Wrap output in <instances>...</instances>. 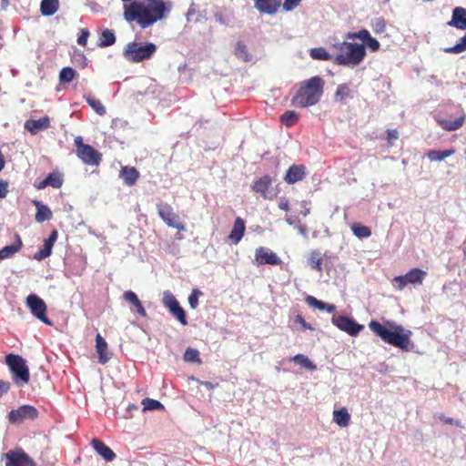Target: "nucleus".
Segmentation results:
<instances>
[{
  "label": "nucleus",
  "mask_w": 466,
  "mask_h": 466,
  "mask_svg": "<svg viewBox=\"0 0 466 466\" xmlns=\"http://www.w3.org/2000/svg\"><path fill=\"white\" fill-rule=\"evenodd\" d=\"M170 10L164 0H137L124 6V17L136 22L141 28H147L162 20Z\"/></svg>",
  "instance_id": "f257e3e1"
},
{
  "label": "nucleus",
  "mask_w": 466,
  "mask_h": 466,
  "mask_svg": "<svg viewBox=\"0 0 466 466\" xmlns=\"http://www.w3.org/2000/svg\"><path fill=\"white\" fill-rule=\"evenodd\" d=\"M324 86V79L318 76L301 82L291 105L302 108L316 105L323 95Z\"/></svg>",
  "instance_id": "f03ea898"
},
{
  "label": "nucleus",
  "mask_w": 466,
  "mask_h": 466,
  "mask_svg": "<svg viewBox=\"0 0 466 466\" xmlns=\"http://www.w3.org/2000/svg\"><path fill=\"white\" fill-rule=\"evenodd\" d=\"M392 330L388 329L385 326L377 320H371L369 323L370 330L380 337L384 342L389 343L394 347L408 350L410 342V336L411 332L404 329L401 325L394 323H388Z\"/></svg>",
  "instance_id": "7ed1b4c3"
},
{
  "label": "nucleus",
  "mask_w": 466,
  "mask_h": 466,
  "mask_svg": "<svg viewBox=\"0 0 466 466\" xmlns=\"http://www.w3.org/2000/svg\"><path fill=\"white\" fill-rule=\"evenodd\" d=\"M336 47L339 53L333 57V63L338 66L354 67L366 56V49L362 44L344 41Z\"/></svg>",
  "instance_id": "20e7f679"
},
{
  "label": "nucleus",
  "mask_w": 466,
  "mask_h": 466,
  "mask_svg": "<svg viewBox=\"0 0 466 466\" xmlns=\"http://www.w3.org/2000/svg\"><path fill=\"white\" fill-rule=\"evenodd\" d=\"M5 362L12 373L13 381L18 387L29 382L30 373L25 359L20 355L9 353L5 356Z\"/></svg>",
  "instance_id": "39448f33"
},
{
  "label": "nucleus",
  "mask_w": 466,
  "mask_h": 466,
  "mask_svg": "<svg viewBox=\"0 0 466 466\" xmlns=\"http://www.w3.org/2000/svg\"><path fill=\"white\" fill-rule=\"evenodd\" d=\"M157 51L153 43L141 45L137 42L128 43L124 49V56L130 62L138 63L150 58Z\"/></svg>",
  "instance_id": "423d86ee"
},
{
  "label": "nucleus",
  "mask_w": 466,
  "mask_h": 466,
  "mask_svg": "<svg viewBox=\"0 0 466 466\" xmlns=\"http://www.w3.org/2000/svg\"><path fill=\"white\" fill-rule=\"evenodd\" d=\"M75 145L76 147L77 157L85 164L97 166L100 163L102 155L90 145L84 144L81 137L75 138Z\"/></svg>",
  "instance_id": "0eeeda50"
},
{
  "label": "nucleus",
  "mask_w": 466,
  "mask_h": 466,
  "mask_svg": "<svg viewBox=\"0 0 466 466\" xmlns=\"http://www.w3.org/2000/svg\"><path fill=\"white\" fill-rule=\"evenodd\" d=\"M157 214L160 218L170 228H176L180 231H184L185 226L180 221V218L177 213L174 211L171 205L160 201L157 204Z\"/></svg>",
  "instance_id": "6e6552de"
},
{
  "label": "nucleus",
  "mask_w": 466,
  "mask_h": 466,
  "mask_svg": "<svg viewBox=\"0 0 466 466\" xmlns=\"http://www.w3.org/2000/svg\"><path fill=\"white\" fill-rule=\"evenodd\" d=\"M26 306L36 319L46 325H52V321L46 316V304L41 298L35 294H30L26 298Z\"/></svg>",
  "instance_id": "1a4fd4ad"
},
{
  "label": "nucleus",
  "mask_w": 466,
  "mask_h": 466,
  "mask_svg": "<svg viewBox=\"0 0 466 466\" xmlns=\"http://www.w3.org/2000/svg\"><path fill=\"white\" fill-rule=\"evenodd\" d=\"M38 410L31 405H23L8 413V420L12 424L22 423L25 420H35Z\"/></svg>",
  "instance_id": "9d476101"
},
{
  "label": "nucleus",
  "mask_w": 466,
  "mask_h": 466,
  "mask_svg": "<svg viewBox=\"0 0 466 466\" xmlns=\"http://www.w3.org/2000/svg\"><path fill=\"white\" fill-rule=\"evenodd\" d=\"M331 321L338 329L350 336H357L364 328L363 325L346 316H333Z\"/></svg>",
  "instance_id": "9b49d317"
},
{
  "label": "nucleus",
  "mask_w": 466,
  "mask_h": 466,
  "mask_svg": "<svg viewBox=\"0 0 466 466\" xmlns=\"http://www.w3.org/2000/svg\"><path fill=\"white\" fill-rule=\"evenodd\" d=\"M5 466H35V461L22 449L5 453Z\"/></svg>",
  "instance_id": "f8f14e48"
},
{
  "label": "nucleus",
  "mask_w": 466,
  "mask_h": 466,
  "mask_svg": "<svg viewBox=\"0 0 466 466\" xmlns=\"http://www.w3.org/2000/svg\"><path fill=\"white\" fill-rule=\"evenodd\" d=\"M255 259L258 265L279 266L282 262L275 252L264 247H259L256 249Z\"/></svg>",
  "instance_id": "ddd939ff"
},
{
  "label": "nucleus",
  "mask_w": 466,
  "mask_h": 466,
  "mask_svg": "<svg viewBox=\"0 0 466 466\" xmlns=\"http://www.w3.org/2000/svg\"><path fill=\"white\" fill-rule=\"evenodd\" d=\"M64 178L63 175L59 171H53L48 174V176L40 181L37 184H35V187L38 189H44L47 187H51L53 188H60L63 185Z\"/></svg>",
  "instance_id": "4468645a"
},
{
  "label": "nucleus",
  "mask_w": 466,
  "mask_h": 466,
  "mask_svg": "<svg viewBox=\"0 0 466 466\" xmlns=\"http://www.w3.org/2000/svg\"><path fill=\"white\" fill-rule=\"evenodd\" d=\"M281 0H254L255 8L262 14L274 15L279 10Z\"/></svg>",
  "instance_id": "2eb2a0df"
},
{
  "label": "nucleus",
  "mask_w": 466,
  "mask_h": 466,
  "mask_svg": "<svg viewBox=\"0 0 466 466\" xmlns=\"http://www.w3.org/2000/svg\"><path fill=\"white\" fill-rule=\"evenodd\" d=\"M306 176V167L303 165H292L287 171L284 180L288 184L301 181Z\"/></svg>",
  "instance_id": "dca6fc26"
},
{
  "label": "nucleus",
  "mask_w": 466,
  "mask_h": 466,
  "mask_svg": "<svg viewBox=\"0 0 466 466\" xmlns=\"http://www.w3.org/2000/svg\"><path fill=\"white\" fill-rule=\"evenodd\" d=\"M50 127V118L46 116L39 119H29L25 123V128L31 134L35 135L41 130L47 129Z\"/></svg>",
  "instance_id": "f3484780"
},
{
  "label": "nucleus",
  "mask_w": 466,
  "mask_h": 466,
  "mask_svg": "<svg viewBox=\"0 0 466 466\" xmlns=\"http://www.w3.org/2000/svg\"><path fill=\"white\" fill-rule=\"evenodd\" d=\"M448 25L453 26L457 29H466V8L455 7L452 11L451 21L448 22Z\"/></svg>",
  "instance_id": "a211bd4d"
},
{
  "label": "nucleus",
  "mask_w": 466,
  "mask_h": 466,
  "mask_svg": "<svg viewBox=\"0 0 466 466\" xmlns=\"http://www.w3.org/2000/svg\"><path fill=\"white\" fill-rule=\"evenodd\" d=\"M272 184L270 176L265 175L256 179L251 185V190L259 194L263 198H268L267 191Z\"/></svg>",
  "instance_id": "6ab92c4d"
},
{
  "label": "nucleus",
  "mask_w": 466,
  "mask_h": 466,
  "mask_svg": "<svg viewBox=\"0 0 466 466\" xmlns=\"http://www.w3.org/2000/svg\"><path fill=\"white\" fill-rule=\"evenodd\" d=\"M93 449L106 461H112L116 458V453L106 446L102 441L93 439L91 441Z\"/></svg>",
  "instance_id": "aec40b11"
},
{
  "label": "nucleus",
  "mask_w": 466,
  "mask_h": 466,
  "mask_svg": "<svg viewBox=\"0 0 466 466\" xmlns=\"http://www.w3.org/2000/svg\"><path fill=\"white\" fill-rule=\"evenodd\" d=\"M119 176L127 186L131 187L137 181L139 172L134 167L125 166L121 167Z\"/></svg>",
  "instance_id": "412c9836"
},
{
  "label": "nucleus",
  "mask_w": 466,
  "mask_h": 466,
  "mask_svg": "<svg viewBox=\"0 0 466 466\" xmlns=\"http://www.w3.org/2000/svg\"><path fill=\"white\" fill-rule=\"evenodd\" d=\"M245 221L241 218H237L233 228L228 235V238L234 243L238 244L245 233Z\"/></svg>",
  "instance_id": "4be33fe9"
},
{
  "label": "nucleus",
  "mask_w": 466,
  "mask_h": 466,
  "mask_svg": "<svg viewBox=\"0 0 466 466\" xmlns=\"http://www.w3.org/2000/svg\"><path fill=\"white\" fill-rule=\"evenodd\" d=\"M96 350L98 354V362L106 364L110 360L107 354V343L99 333L96 336Z\"/></svg>",
  "instance_id": "5701e85b"
},
{
  "label": "nucleus",
  "mask_w": 466,
  "mask_h": 466,
  "mask_svg": "<svg viewBox=\"0 0 466 466\" xmlns=\"http://www.w3.org/2000/svg\"><path fill=\"white\" fill-rule=\"evenodd\" d=\"M465 121V116L462 114L459 117H457L455 120H450V119H443L440 118L437 119L438 124L442 127V129L446 131H455L461 127Z\"/></svg>",
  "instance_id": "b1692460"
},
{
  "label": "nucleus",
  "mask_w": 466,
  "mask_h": 466,
  "mask_svg": "<svg viewBox=\"0 0 466 466\" xmlns=\"http://www.w3.org/2000/svg\"><path fill=\"white\" fill-rule=\"evenodd\" d=\"M15 242L0 249V260L13 257L22 248V240L19 235L15 236Z\"/></svg>",
  "instance_id": "393cba45"
},
{
  "label": "nucleus",
  "mask_w": 466,
  "mask_h": 466,
  "mask_svg": "<svg viewBox=\"0 0 466 466\" xmlns=\"http://www.w3.org/2000/svg\"><path fill=\"white\" fill-rule=\"evenodd\" d=\"M33 204L36 207V214H35V220L39 223H42L46 220H50L52 218V211L51 209L42 204L40 201L34 200Z\"/></svg>",
  "instance_id": "a878e982"
},
{
  "label": "nucleus",
  "mask_w": 466,
  "mask_h": 466,
  "mask_svg": "<svg viewBox=\"0 0 466 466\" xmlns=\"http://www.w3.org/2000/svg\"><path fill=\"white\" fill-rule=\"evenodd\" d=\"M123 298L126 301L131 303L136 308L137 312L142 316H147V311L145 308L143 307L142 303L138 299L137 294L133 292L132 290L125 291L123 294Z\"/></svg>",
  "instance_id": "bb28decb"
},
{
  "label": "nucleus",
  "mask_w": 466,
  "mask_h": 466,
  "mask_svg": "<svg viewBox=\"0 0 466 466\" xmlns=\"http://www.w3.org/2000/svg\"><path fill=\"white\" fill-rule=\"evenodd\" d=\"M305 300L309 307L318 309L319 310H326L329 313H332L336 309L335 305L327 304L321 300L317 299L315 297L310 296V295L307 296Z\"/></svg>",
  "instance_id": "cd10ccee"
},
{
  "label": "nucleus",
  "mask_w": 466,
  "mask_h": 466,
  "mask_svg": "<svg viewBox=\"0 0 466 466\" xmlns=\"http://www.w3.org/2000/svg\"><path fill=\"white\" fill-rule=\"evenodd\" d=\"M426 276L427 272L418 268H411L405 274L409 284H421Z\"/></svg>",
  "instance_id": "c85d7f7f"
},
{
  "label": "nucleus",
  "mask_w": 466,
  "mask_h": 466,
  "mask_svg": "<svg viewBox=\"0 0 466 466\" xmlns=\"http://www.w3.org/2000/svg\"><path fill=\"white\" fill-rule=\"evenodd\" d=\"M333 420L339 427H347L350 421V415L346 408H341L333 411Z\"/></svg>",
  "instance_id": "c756f323"
},
{
  "label": "nucleus",
  "mask_w": 466,
  "mask_h": 466,
  "mask_svg": "<svg viewBox=\"0 0 466 466\" xmlns=\"http://www.w3.org/2000/svg\"><path fill=\"white\" fill-rule=\"evenodd\" d=\"M59 8L58 0H42L40 5V10L43 15L50 16L53 15Z\"/></svg>",
  "instance_id": "7c9ffc66"
},
{
  "label": "nucleus",
  "mask_w": 466,
  "mask_h": 466,
  "mask_svg": "<svg viewBox=\"0 0 466 466\" xmlns=\"http://www.w3.org/2000/svg\"><path fill=\"white\" fill-rule=\"evenodd\" d=\"M116 43V35L113 30L106 28L104 29L99 36L98 46L106 47Z\"/></svg>",
  "instance_id": "2f4dec72"
},
{
  "label": "nucleus",
  "mask_w": 466,
  "mask_h": 466,
  "mask_svg": "<svg viewBox=\"0 0 466 466\" xmlns=\"http://www.w3.org/2000/svg\"><path fill=\"white\" fill-rule=\"evenodd\" d=\"M322 255L318 250H313L309 254V263L312 269L317 270L318 272H322Z\"/></svg>",
  "instance_id": "473e14b6"
},
{
  "label": "nucleus",
  "mask_w": 466,
  "mask_h": 466,
  "mask_svg": "<svg viewBox=\"0 0 466 466\" xmlns=\"http://www.w3.org/2000/svg\"><path fill=\"white\" fill-rule=\"evenodd\" d=\"M455 153L454 149L448 150H431L427 153V157L431 161H441L446 157L452 156Z\"/></svg>",
  "instance_id": "72a5a7b5"
},
{
  "label": "nucleus",
  "mask_w": 466,
  "mask_h": 466,
  "mask_svg": "<svg viewBox=\"0 0 466 466\" xmlns=\"http://www.w3.org/2000/svg\"><path fill=\"white\" fill-rule=\"evenodd\" d=\"M350 96V84L344 83L338 86L334 94V99L337 102H343L346 98Z\"/></svg>",
  "instance_id": "f704fd0d"
},
{
  "label": "nucleus",
  "mask_w": 466,
  "mask_h": 466,
  "mask_svg": "<svg viewBox=\"0 0 466 466\" xmlns=\"http://www.w3.org/2000/svg\"><path fill=\"white\" fill-rule=\"evenodd\" d=\"M299 121V115L294 110H288L280 116V122L286 127L294 126Z\"/></svg>",
  "instance_id": "c9c22d12"
},
{
  "label": "nucleus",
  "mask_w": 466,
  "mask_h": 466,
  "mask_svg": "<svg viewBox=\"0 0 466 466\" xmlns=\"http://www.w3.org/2000/svg\"><path fill=\"white\" fill-rule=\"evenodd\" d=\"M353 234L359 238H369L371 236V230L369 227L363 226L360 223H354L351 226Z\"/></svg>",
  "instance_id": "e433bc0d"
},
{
  "label": "nucleus",
  "mask_w": 466,
  "mask_h": 466,
  "mask_svg": "<svg viewBox=\"0 0 466 466\" xmlns=\"http://www.w3.org/2000/svg\"><path fill=\"white\" fill-rule=\"evenodd\" d=\"M76 76L77 73L74 68L66 66L62 68V70L60 71L59 81L61 83H70L76 78Z\"/></svg>",
  "instance_id": "4c0bfd02"
},
{
  "label": "nucleus",
  "mask_w": 466,
  "mask_h": 466,
  "mask_svg": "<svg viewBox=\"0 0 466 466\" xmlns=\"http://www.w3.org/2000/svg\"><path fill=\"white\" fill-rule=\"evenodd\" d=\"M53 246L54 245L52 243L45 239L43 248H41L36 253H35L34 258L36 260H43L46 258L51 255Z\"/></svg>",
  "instance_id": "58836bf2"
},
{
  "label": "nucleus",
  "mask_w": 466,
  "mask_h": 466,
  "mask_svg": "<svg viewBox=\"0 0 466 466\" xmlns=\"http://www.w3.org/2000/svg\"><path fill=\"white\" fill-rule=\"evenodd\" d=\"M172 316L177 319L182 325H187V315L184 309L177 303L169 309Z\"/></svg>",
  "instance_id": "ea45409f"
},
{
  "label": "nucleus",
  "mask_w": 466,
  "mask_h": 466,
  "mask_svg": "<svg viewBox=\"0 0 466 466\" xmlns=\"http://www.w3.org/2000/svg\"><path fill=\"white\" fill-rule=\"evenodd\" d=\"M291 360L309 370H316V365L313 364L312 361H310V360L303 354H297L291 359Z\"/></svg>",
  "instance_id": "a19ab883"
},
{
  "label": "nucleus",
  "mask_w": 466,
  "mask_h": 466,
  "mask_svg": "<svg viewBox=\"0 0 466 466\" xmlns=\"http://www.w3.org/2000/svg\"><path fill=\"white\" fill-rule=\"evenodd\" d=\"M86 101L99 116H104L106 114V107L103 106L99 99L92 96H87L86 97Z\"/></svg>",
  "instance_id": "79ce46f5"
},
{
  "label": "nucleus",
  "mask_w": 466,
  "mask_h": 466,
  "mask_svg": "<svg viewBox=\"0 0 466 466\" xmlns=\"http://www.w3.org/2000/svg\"><path fill=\"white\" fill-rule=\"evenodd\" d=\"M309 55L313 59L328 61L333 57L323 47L312 48Z\"/></svg>",
  "instance_id": "37998d69"
},
{
  "label": "nucleus",
  "mask_w": 466,
  "mask_h": 466,
  "mask_svg": "<svg viewBox=\"0 0 466 466\" xmlns=\"http://www.w3.org/2000/svg\"><path fill=\"white\" fill-rule=\"evenodd\" d=\"M464 51H466V35L455 46L444 48L447 54H461Z\"/></svg>",
  "instance_id": "c03bdc74"
},
{
  "label": "nucleus",
  "mask_w": 466,
  "mask_h": 466,
  "mask_svg": "<svg viewBox=\"0 0 466 466\" xmlns=\"http://www.w3.org/2000/svg\"><path fill=\"white\" fill-rule=\"evenodd\" d=\"M235 55L239 59H242L243 61H249L250 60V55L248 52V48L246 45L243 42H238L235 48Z\"/></svg>",
  "instance_id": "a18cd8bd"
},
{
  "label": "nucleus",
  "mask_w": 466,
  "mask_h": 466,
  "mask_svg": "<svg viewBox=\"0 0 466 466\" xmlns=\"http://www.w3.org/2000/svg\"><path fill=\"white\" fill-rule=\"evenodd\" d=\"M142 404L144 406V410H156L164 409L163 404L156 400L146 398L142 400Z\"/></svg>",
  "instance_id": "49530a36"
},
{
  "label": "nucleus",
  "mask_w": 466,
  "mask_h": 466,
  "mask_svg": "<svg viewBox=\"0 0 466 466\" xmlns=\"http://www.w3.org/2000/svg\"><path fill=\"white\" fill-rule=\"evenodd\" d=\"M370 34L367 29H361L359 32L355 33H348L346 35L347 39H360L364 43L367 42V40L370 38Z\"/></svg>",
  "instance_id": "de8ad7c7"
},
{
  "label": "nucleus",
  "mask_w": 466,
  "mask_h": 466,
  "mask_svg": "<svg viewBox=\"0 0 466 466\" xmlns=\"http://www.w3.org/2000/svg\"><path fill=\"white\" fill-rule=\"evenodd\" d=\"M184 360L189 362H200L198 350L187 348L184 353Z\"/></svg>",
  "instance_id": "09e8293b"
},
{
  "label": "nucleus",
  "mask_w": 466,
  "mask_h": 466,
  "mask_svg": "<svg viewBox=\"0 0 466 466\" xmlns=\"http://www.w3.org/2000/svg\"><path fill=\"white\" fill-rule=\"evenodd\" d=\"M178 303L175 296L170 291H165L163 295V304L168 310Z\"/></svg>",
  "instance_id": "8fccbe9b"
},
{
  "label": "nucleus",
  "mask_w": 466,
  "mask_h": 466,
  "mask_svg": "<svg viewBox=\"0 0 466 466\" xmlns=\"http://www.w3.org/2000/svg\"><path fill=\"white\" fill-rule=\"evenodd\" d=\"M372 28L376 34L383 33L386 29L385 20L381 17L376 18L372 24Z\"/></svg>",
  "instance_id": "3c124183"
},
{
  "label": "nucleus",
  "mask_w": 466,
  "mask_h": 466,
  "mask_svg": "<svg viewBox=\"0 0 466 466\" xmlns=\"http://www.w3.org/2000/svg\"><path fill=\"white\" fill-rule=\"evenodd\" d=\"M203 293L198 289H193L192 293L188 297V303L192 309H196L198 305V297L202 296Z\"/></svg>",
  "instance_id": "603ef678"
},
{
  "label": "nucleus",
  "mask_w": 466,
  "mask_h": 466,
  "mask_svg": "<svg viewBox=\"0 0 466 466\" xmlns=\"http://www.w3.org/2000/svg\"><path fill=\"white\" fill-rule=\"evenodd\" d=\"M89 31L87 29H81L80 34L77 37V44L86 46L87 43V39L89 37Z\"/></svg>",
  "instance_id": "864d4df0"
},
{
  "label": "nucleus",
  "mask_w": 466,
  "mask_h": 466,
  "mask_svg": "<svg viewBox=\"0 0 466 466\" xmlns=\"http://www.w3.org/2000/svg\"><path fill=\"white\" fill-rule=\"evenodd\" d=\"M393 282L397 285L399 289H403L408 284V279L405 278V275L397 276L393 279Z\"/></svg>",
  "instance_id": "5fc2aeb1"
},
{
  "label": "nucleus",
  "mask_w": 466,
  "mask_h": 466,
  "mask_svg": "<svg viewBox=\"0 0 466 466\" xmlns=\"http://www.w3.org/2000/svg\"><path fill=\"white\" fill-rule=\"evenodd\" d=\"M301 0H285L282 4L285 11H291L295 9L300 3Z\"/></svg>",
  "instance_id": "6e6d98bb"
},
{
  "label": "nucleus",
  "mask_w": 466,
  "mask_h": 466,
  "mask_svg": "<svg viewBox=\"0 0 466 466\" xmlns=\"http://www.w3.org/2000/svg\"><path fill=\"white\" fill-rule=\"evenodd\" d=\"M367 45V46L372 51V52H376L379 50L380 48V43L377 39H375L374 37H372L371 35L370 36V38L367 40V42L365 43Z\"/></svg>",
  "instance_id": "4d7b16f0"
},
{
  "label": "nucleus",
  "mask_w": 466,
  "mask_h": 466,
  "mask_svg": "<svg viewBox=\"0 0 466 466\" xmlns=\"http://www.w3.org/2000/svg\"><path fill=\"white\" fill-rule=\"evenodd\" d=\"M399 137V132L397 129L387 130V140L390 145H392L395 140Z\"/></svg>",
  "instance_id": "13d9d810"
},
{
  "label": "nucleus",
  "mask_w": 466,
  "mask_h": 466,
  "mask_svg": "<svg viewBox=\"0 0 466 466\" xmlns=\"http://www.w3.org/2000/svg\"><path fill=\"white\" fill-rule=\"evenodd\" d=\"M11 384L9 381L0 380V397L7 393L10 390Z\"/></svg>",
  "instance_id": "bf43d9fd"
},
{
  "label": "nucleus",
  "mask_w": 466,
  "mask_h": 466,
  "mask_svg": "<svg viewBox=\"0 0 466 466\" xmlns=\"http://www.w3.org/2000/svg\"><path fill=\"white\" fill-rule=\"evenodd\" d=\"M8 193V183L4 180H0V198H5Z\"/></svg>",
  "instance_id": "052dcab7"
},
{
  "label": "nucleus",
  "mask_w": 466,
  "mask_h": 466,
  "mask_svg": "<svg viewBox=\"0 0 466 466\" xmlns=\"http://www.w3.org/2000/svg\"><path fill=\"white\" fill-rule=\"evenodd\" d=\"M295 321L302 326L304 329H311V326L308 324L305 319L301 315H297L295 318Z\"/></svg>",
  "instance_id": "680f3d73"
},
{
  "label": "nucleus",
  "mask_w": 466,
  "mask_h": 466,
  "mask_svg": "<svg viewBox=\"0 0 466 466\" xmlns=\"http://www.w3.org/2000/svg\"><path fill=\"white\" fill-rule=\"evenodd\" d=\"M57 238H58V232L56 229H54L51 231L49 237L46 239L54 245L55 242L56 241Z\"/></svg>",
  "instance_id": "e2e57ef3"
},
{
  "label": "nucleus",
  "mask_w": 466,
  "mask_h": 466,
  "mask_svg": "<svg viewBox=\"0 0 466 466\" xmlns=\"http://www.w3.org/2000/svg\"><path fill=\"white\" fill-rule=\"evenodd\" d=\"M279 208L282 210H289V203L286 198H282L279 203Z\"/></svg>",
  "instance_id": "0e129e2a"
},
{
  "label": "nucleus",
  "mask_w": 466,
  "mask_h": 466,
  "mask_svg": "<svg viewBox=\"0 0 466 466\" xmlns=\"http://www.w3.org/2000/svg\"><path fill=\"white\" fill-rule=\"evenodd\" d=\"M440 419L445 423L452 425L454 424V420L452 418H446L444 415H441Z\"/></svg>",
  "instance_id": "69168bd1"
},
{
  "label": "nucleus",
  "mask_w": 466,
  "mask_h": 466,
  "mask_svg": "<svg viewBox=\"0 0 466 466\" xmlns=\"http://www.w3.org/2000/svg\"><path fill=\"white\" fill-rule=\"evenodd\" d=\"M200 384L203 385L208 390H213L216 387L215 384H213L209 381H201Z\"/></svg>",
  "instance_id": "338daca9"
},
{
  "label": "nucleus",
  "mask_w": 466,
  "mask_h": 466,
  "mask_svg": "<svg viewBox=\"0 0 466 466\" xmlns=\"http://www.w3.org/2000/svg\"><path fill=\"white\" fill-rule=\"evenodd\" d=\"M195 12H196V10H195L193 5H191L187 13V19L189 18L190 15H195Z\"/></svg>",
  "instance_id": "774afa93"
}]
</instances>
